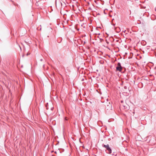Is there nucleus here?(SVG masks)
<instances>
[{"instance_id": "f03ea898", "label": "nucleus", "mask_w": 156, "mask_h": 156, "mask_svg": "<svg viewBox=\"0 0 156 156\" xmlns=\"http://www.w3.org/2000/svg\"><path fill=\"white\" fill-rule=\"evenodd\" d=\"M107 151V153L110 154L112 152V150L109 147V146L108 147V148L106 149Z\"/></svg>"}, {"instance_id": "9d476101", "label": "nucleus", "mask_w": 156, "mask_h": 156, "mask_svg": "<svg viewBox=\"0 0 156 156\" xmlns=\"http://www.w3.org/2000/svg\"><path fill=\"white\" fill-rule=\"evenodd\" d=\"M83 80V79H82V81Z\"/></svg>"}, {"instance_id": "20e7f679", "label": "nucleus", "mask_w": 156, "mask_h": 156, "mask_svg": "<svg viewBox=\"0 0 156 156\" xmlns=\"http://www.w3.org/2000/svg\"><path fill=\"white\" fill-rule=\"evenodd\" d=\"M123 106L124 109L127 108H128V107L129 106L127 104H126L125 105H123Z\"/></svg>"}, {"instance_id": "9b49d317", "label": "nucleus", "mask_w": 156, "mask_h": 156, "mask_svg": "<svg viewBox=\"0 0 156 156\" xmlns=\"http://www.w3.org/2000/svg\"><path fill=\"white\" fill-rule=\"evenodd\" d=\"M83 80V79H82V81Z\"/></svg>"}, {"instance_id": "6e6552de", "label": "nucleus", "mask_w": 156, "mask_h": 156, "mask_svg": "<svg viewBox=\"0 0 156 156\" xmlns=\"http://www.w3.org/2000/svg\"><path fill=\"white\" fill-rule=\"evenodd\" d=\"M109 105H110V106H111H111L110 105V104H109Z\"/></svg>"}, {"instance_id": "f8f14e48", "label": "nucleus", "mask_w": 156, "mask_h": 156, "mask_svg": "<svg viewBox=\"0 0 156 156\" xmlns=\"http://www.w3.org/2000/svg\"><path fill=\"white\" fill-rule=\"evenodd\" d=\"M115 25V24H113V25H114V26Z\"/></svg>"}, {"instance_id": "1a4fd4ad", "label": "nucleus", "mask_w": 156, "mask_h": 156, "mask_svg": "<svg viewBox=\"0 0 156 156\" xmlns=\"http://www.w3.org/2000/svg\"><path fill=\"white\" fill-rule=\"evenodd\" d=\"M83 80V79H82V81Z\"/></svg>"}, {"instance_id": "f257e3e1", "label": "nucleus", "mask_w": 156, "mask_h": 156, "mask_svg": "<svg viewBox=\"0 0 156 156\" xmlns=\"http://www.w3.org/2000/svg\"><path fill=\"white\" fill-rule=\"evenodd\" d=\"M122 69V67L121 66V63L118 62L117 64V66L116 67V70L120 72H121Z\"/></svg>"}, {"instance_id": "0eeeda50", "label": "nucleus", "mask_w": 156, "mask_h": 156, "mask_svg": "<svg viewBox=\"0 0 156 156\" xmlns=\"http://www.w3.org/2000/svg\"><path fill=\"white\" fill-rule=\"evenodd\" d=\"M121 102L122 103V102H123V101H121Z\"/></svg>"}, {"instance_id": "39448f33", "label": "nucleus", "mask_w": 156, "mask_h": 156, "mask_svg": "<svg viewBox=\"0 0 156 156\" xmlns=\"http://www.w3.org/2000/svg\"><path fill=\"white\" fill-rule=\"evenodd\" d=\"M117 28V27L115 28V30H116Z\"/></svg>"}, {"instance_id": "7ed1b4c3", "label": "nucleus", "mask_w": 156, "mask_h": 156, "mask_svg": "<svg viewBox=\"0 0 156 156\" xmlns=\"http://www.w3.org/2000/svg\"><path fill=\"white\" fill-rule=\"evenodd\" d=\"M102 146L107 149L108 148V147H109V145L108 144H107V145L102 144Z\"/></svg>"}, {"instance_id": "423d86ee", "label": "nucleus", "mask_w": 156, "mask_h": 156, "mask_svg": "<svg viewBox=\"0 0 156 156\" xmlns=\"http://www.w3.org/2000/svg\"><path fill=\"white\" fill-rule=\"evenodd\" d=\"M42 59H40V61H42Z\"/></svg>"}]
</instances>
